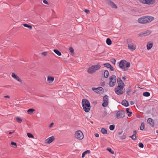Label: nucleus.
I'll list each match as a JSON object with an SVG mask.
<instances>
[{
  "label": "nucleus",
  "instance_id": "obj_1",
  "mask_svg": "<svg viewBox=\"0 0 158 158\" xmlns=\"http://www.w3.org/2000/svg\"><path fill=\"white\" fill-rule=\"evenodd\" d=\"M82 104L84 110L86 112H88L91 108L90 104L89 101L86 99H82Z\"/></svg>",
  "mask_w": 158,
  "mask_h": 158
},
{
  "label": "nucleus",
  "instance_id": "obj_2",
  "mask_svg": "<svg viewBox=\"0 0 158 158\" xmlns=\"http://www.w3.org/2000/svg\"><path fill=\"white\" fill-rule=\"evenodd\" d=\"M154 18L152 16H143L139 18L138 20L139 23H149L153 20Z\"/></svg>",
  "mask_w": 158,
  "mask_h": 158
},
{
  "label": "nucleus",
  "instance_id": "obj_3",
  "mask_svg": "<svg viewBox=\"0 0 158 158\" xmlns=\"http://www.w3.org/2000/svg\"><path fill=\"white\" fill-rule=\"evenodd\" d=\"M130 66V62L124 60H121L119 64V67L123 71L127 70Z\"/></svg>",
  "mask_w": 158,
  "mask_h": 158
},
{
  "label": "nucleus",
  "instance_id": "obj_4",
  "mask_svg": "<svg viewBox=\"0 0 158 158\" xmlns=\"http://www.w3.org/2000/svg\"><path fill=\"white\" fill-rule=\"evenodd\" d=\"M101 66L98 64L96 65H93L89 67L87 70V72L90 74H93L97 70H99L101 68Z\"/></svg>",
  "mask_w": 158,
  "mask_h": 158
},
{
  "label": "nucleus",
  "instance_id": "obj_5",
  "mask_svg": "<svg viewBox=\"0 0 158 158\" xmlns=\"http://www.w3.org/2000/svg\"><path fill=\"white\" fill-rule=\"evenodd\" d=\"M128 44V48L131 51H133L136 49V45L134 43L131 42L130 40H128L127 41Z\"/></svg>",
  "mask_w": 158,
  "mask_h": 158
},
{
  "label": "nucleus",
  "instance_id": "obj_6",
  "mask_svg": "<svg viewBox=\"0 0 158 158\" xmlns=\"http://www.w3.org/2000/svg\"><path fill=\"white\" fill-rule=\"evenodd\" d=\"M124 86L123 85H118L117 88L115 89V93L118 95L122 94L125 90Z\"/></svg>",
  "mask_w": 158,
  "mask_h": 158
},
{
  "label": "nucleus",
  "instance_id": "obj_7",
  "mask_svg": "<svg viewBox=\"0 0 158 158\" xmlns=\"http://www.w3.org/2000/svg\"><path fill=\"white\" fill-rule=\"evenodd\" d=\"M74 137L76 139L81 140L84 138V135L81 131L78 130L76 131Z\"/></svg>",
  "mask_w": 158,
  "mask_h": 158
},
{
  "label": "nucleus",
  "instance_id": "obj_8",
  "mask_svg": "<svg viewBox=\"0 0 158 158\" xmlns=\"http://www.w3.org/2000/svg\"><path fill=\"white\" fill-rule=\"evenodd\" d=\"M109 85L112 87L114 86L116 83V77L115 76L113 75L110 77Z\"/></svg>",
  "mask_w": 158,
  "mask_h": 158
},
{
  "label": "nucleus",
  "instance_id": "obj_9",
  "mask_svg": "<svg viewBox=\"0 0 158 158\" xmlns=\"http://www.w3.org/2000/svg\"><path fill=\"white\" fill-rule=\"evenodd\" d=\"M11 77L14 79L15 80L19 82L22 83V81L21 79L17 75L14 73H12L11 74Z\"/></svg>",
  "mask_w": 158,
  "mask_h": 158
},
{
  "label": "nucleus",
  "instance_id": "obj_10",
  "mask_svg": "<svg viewBox=\"0 0 158 158\" xmlns=\"http://www.w3.org/2000/svg\"><path fill=\"white\" fill-rule=\"evenodd\" d=\"M92 89L93 90H95V91L97 93L99 94H102L103 92V88L102 87H99L97 88H92Z\"/></svg>",
  "mask_w": 158,
  "mask_h": 158
},
{
  "label": "nucleus",
  "instance_id": "obj_11",
  "mask_svg": "<svg viewBox=\"0 0 158 158\" xmlns=\"http://www.w3.org/2000/svg\"><path fill=\"white\" fill-rule=\"evenodd\" d=\"M103 103L102 104V106L106 107L108 105V98L107 95H105L103 98Z\"/></svg>",
  "mask_w": 158,
  "mask_h": 158
},
{
  "label": "nucleus",
  "instance_id": "obj_12",
  "mask_svg": "<svg viewBox=\"0 0 158 158\" xmlns=\"http://www.w3.org/2000/svg\"><path fill=\"white\" fill-rule=\"evenodd\" d=\"M140 1L143 4H152L155 2V0H140Z\"/></svg>",
  "mask_w": 158,
  "mask_h": 158
},
{
  "label": "nucleus",
  "instance_id": "obj_13",
  "mask_svg": "<svg viewBox=\"0 0 158 158\" xmlns=\"http://www.w3.org/2000/svg\"><path fill=\"white\" fill-rule=\"evenodd\" d=\"M152 31L150 30L146 31L139 34L138 36L139 37L147 36L150 34L152 33Z\"/></svg>",
  "mask_w": 158,
  "mask_h": 158
},
{
  "label": "nucleus",
  "instance_id": "obj_14",
  "mask_svg": "<svg viewBox=\"0 0 158 158\" xmlns=\"http://www.w3.org/2000/svg\"><path fill=\"white\" fill-rule=\"evenodd\" d=\"M54 139L55 137L54 136H51L45 140V143L46 144H50L52 142Z\"/></svg>",
  "mask_w": 158,
  "mask_h": 158
},
{
  "label": "nucleus",
  "instance_id": "obj_15",
  "mask_svg": "<svg viewBox=\"0 0 158 158\" xmlns=\"http://www.w3.org/2000/svg\"><path fill=\"white\" fill-rule=\"evenodd\" d=\"M125 115L124 113L122 111H118L116 114V118L118 119L123 118L124 117Z\"/></svg>",
  "mask_w": 158,
  "mask_h": 158
},
{
  "label": "nucleus",
  "instance_id": "obj_16",
  "mask_svg": "<svg viewBox=\"0 0 158 158\" xmlns=\"http://www.w3.org/2000/svg\"><path fill=\"white\" fill-rule=\"evenodd\" d=\"M107 2L108 4L112 8L116 9L117 8L116 5L111 0H107Z\"/></svg>",
  "mask_w": 158,
  "mask_h": 158
},
{
  "label": "nucleus",
  "instance_id": "obj_17",
  "mask_svg": "<svg viewBox=\"0 0 158 158\" xmlns=\"http://www.w3.org/2000/svg\"><path fill=\"white\" fill-rule=\"evenodd\" d=\"M147 122L151 126L154 127V123L153 120L152 118H148L147 120Z\"/></svg>",
  "mask_w": 158,
  "mask_h": 158
},
{
  "label": "nucleus",
  "instance_id": "obj_18",
  "mask_svg": "<svg viewBox=\"0 0 158 158\" xmlns=\"http://www.w3.org/2000/svg\"><path fill=\"white\" fill-rule=\"evenodd\" d=\"M153 44L152 42H148L147 44V48L148 50H150L153 47Z\"/></svg>",
  "mask_w": 158,
  "mask_h": 158
},
{
  "label": "nucleus",
  "instance_id": "obj_19",
  "mask_svg": "<svg viewBox=\"0 0 158 158\" xmlns=\"http://www.w3.org/2000/svg\"><path fill=\"white\" fill-rule=\"evenodd\" d=\"M54 78L53 77L48 76L47 77V81L49 83H52L54 81Z\"/></svg>",
  "mask_w": 158,
  "mask_h": 158
},
{
  "label": "nucleus",
  "instance_id": "obj_20",
  "mask_svg": "<svg viewBox=\"0 0 158 158\" xmlns=\"http://www.w3.org/2000/svg\"><path fill=\"white\" fill-rule=\"evenodd\" d=\"M122 105L125 106L127 107L129 106L128 102L126 100H124L122 102Z\"/></svg>",
  "mask_w": 158,
  "mask_h": 158
},
{
  "label": "nucleus",
  "instance_id": "obj_21",
  "mask_svg": "<svg viewBox=\"0 0 158 158\" xmlns=\"http://www.w3.org/2000/svg\"><path fill=\"white\" fill-rule=\"evenodd\" d=\"M117 82L119 85H124V83H123V81L121 80L120 78H117Z\"/></svg>",
  "mask_w": 158,
  "mask_h": 158
},
{
  "label": "nucleus",
  "instance_id": "obj_22",
  "mask_svg": "<svg viewBox=\"0 0 158 158\" xmlns=\"http://www.w3.org/2000/svg\"><path fill=\"white\" fill-rule=\"evenodd\" d=\"M35 110L34 109L31 108L28 109L27 111V113L29 114H31Z\"/></svg>",
  "mask_w": 158,
  "mask_h": 158
},
{
  "label": "nucleus",
  "instance_id": "obj_23",
  "mask_svg": "<svg viewBox=\"0 0 158 158\" xmlns=\"http://www.w3.org/2000/svg\"><path fill=\"white\" fill-rule=\"evenodd\" d=\"M53 52L59 56H60L61 55V52L57 49H54Z\"/></svg>",
  "mask_w": 158,
  "mask_h": 158
},
{
  "label": "nucleus",
  "instance_id": "obj_24",
  "mask_svg": "<svg viewBox=\"0 0 158 158\" xmlns=\"http://www.w3.org/2000/svg\"><path fill=\"white\" fill-rule=\"evenodd\" d=\"M90 153V151L89 150H87L84 152H83L82 154V157L84 158L85 157V155L87 154H89Z\"/></svg>",
  "mask_w": 158,
  "mask_h": 158
},
{
  "label": "nucleus",
  "instance_id": "obj_25",
  "mask_svg": "<svg viewBox=\"0 0 158 158\" xmlns=\"http://www.w3.org/2000/svg\"><path fill=\"white\" fill-rule=\"evenodd\" d=\"M109 74V72L107 70H105L104 72V75L105 78H107L108 77Z\"/></svg>",
  "mask_w": 158,
  "mask_h": 158
},
{
  "label": "nucleus",
  "instance_id": "obj_26",
  "mask_svg": "<svg viewBox=\"0 0 158 158\" xmlns=\"http://www.w3.org/2000/svg\"><path fill=\"white\" fill-rule=\"evenodd\" d=\"M106 43L108 45H110L111 44L112 41L110 38H107L106 40Z\"/></svg>",
  "mask_w": 158,
  "mask_h": 158
},
{
  "label": "nucleus",
  "instance_id": "obj_27",
  "mask_svg": "<svg viewBox=\"0 0 158 158\" xmlns=\"http://www.w3.org/2000/svg\"><path fill=\"white\" fill-rule=\"evenodd\" d=\"M16 119L17 122L18 123H21L22 122V118L19 117H15Z\"/></svg>",
  "mask_w": 158,
  "mask_h": 158
},
{
  "label": "nucleus",
  "instance_id": "obj_28",
  "mask_svg": "<svg viewBox=\"0 0 158 158\" xmlns=\"http://www.w3.org/2000/svg\"><path fill=\"white\" fill-rule=\"evenodd\" d=\"M101 132L103 134H106L107 133V130L104 128H102L101 130Z\"/></svg>",
  "mask_w": 158,
  "mask_h": 158
},
{
  "label": "nucleus",
  "instance_id": "obj_29",
  "mask_svg": "<svg viewBox=\"0 0 158 158\" xmlns=\"http://www.w3.org/2000/svg\"><path fill=\"white\" fill-rule=\"evenodd\" d=\"M24 27L29 28L30 29H32V27L31 25H28L27 24H23Z\"/></svg>",
  "mask_w": 158,
  "mask_h": 158
},
{
  "label": "nucleus",
  "instance_id": "obj_30",
  "mask_svg": "<svg viewBox=\"0 0 158 158\" xmlns=\"http://www.w3.org/2000/svg\"><path fill=\"white\" fill-rule=\"evenodd\" d=\"M143 95L145 97H148L150 95V94L148 92H145L143 93Z\"/></svg>",
  "mask_w": 158,
  "mask_h": 158
},
{
  "label": "nucleus",
  "instance_id": "obj_31",
  "mask_svg": "<svg viewBox=\"0 0 158 158\" xmlns=\"http://www.w3.org/2000/svg\"><path fill=\"white\" fill-rule=\"evenodd\" d=\"M126 112L127 113L129 114H128V116H130L132 114V112L129 111V108L126 109Z\"/></svg>",
  "mask_w": 158,
  "mask_h": 158
},
{
  "label": "nucleus",
  "instance_id": "obj_32",
  "mask_svg": "<svg viewBox=\"0 0 158 158\" xmlns=\"http://www.w3.org/2000/svg\"><path fill=\"white\" fill-rule=\"evenodd\" d=\"M11 145L14 148H17V145L16 143L14 142H12L11 143Z\"/></svg>",
  "mask_w": 158,
  "mask_h": 158
},
{
  "label": "nucleus",
  "instance_id": "obj_33",
  "mask_svg": "<svg viewBox=\"0 0 158 158\" xmlns=\"http://www.w3.org/2000/svg\"><path fill=\"white\" fill-rule=\"evenodd\" d=\"M144 128V124L143 123H141L140 127V130H143Z\"/></svg>",
  "mask_w": 158,
  "mask_h": 158
},
{
  "label": "nucleus",
  "instance_id": "obj_34",
  "mask_svg": "<svg viewBox=\"0 0 158 158\" xmlns=\"http://www.w3.org/2000/svg\"><path fill=\"white\" fill-rule=\"evenodd\" d=\"M130 137L134 140H135L136 139V136L135 134L132 135V136H131Z\"/></svg>",
  "mask_w": 158,
  "mask_h": 158
},
{
  "label": "nucleus",
  "instance_id": "obj_35",
  "mask_svg": "<svg viewBox=\"0 0 158 158\" xmlns=\"http://www.w3.org/2000/svg\"><path fill=\"white\" fill-rule=\"evenodd\" d=\"M106 150L109 152H110L112 154H114V151H112L110 148H107Z\"/></svg>",
  "mask_w": 158,
  "mask_h": 158
},
{
  "label": "nucleus",
  "instance_id": "obj_36",
  "mask_svg": "<svg viewBox=\"0 0 158 158\" xmlns=\"http://www.w3.org/2000/svg\"><path fill=\"white\" fill-rule=\"evenodd\" d=\"M69 50L72 54H74V50L72 47H71L69 48Z\"/></svg>",
  "mask_w": 158,
  "mask_h": 158
},
{
  "label": "nucleus",
  "instance_id": "obj_37",
  "mask_svg": "<svg viewBox=\"0 0 158 158\" xmlns=\"http://www.w3.org/2000/svg\"><path fill=\"white\" fill-rule=\"evenodd\" d=\"M103 65L106 67L107 68H109L111 66V65L109 63H105L103 64Z\"/></svg>",
  "mask_w": 158,
  "mask_h": 158
},
{
  "label": "nucleus",
  "instance_id": "obj_38",
  "mask_svg": "<svg viewBox=\"0 0 158 158\" xmlns=\"http://www.w3.org/2000/svg\"><path fill=\"white\" fill-rule=\"evenodd\" d=\"M27 136H28V137L29 138H34V136L32 135V134H31V133H27Z\"/></svg>",
  "mask_w": 158,
  "mask_h": 158
},
{
  "label": "nucleus",
  "instance_id": "obj_39",
  "mask_svg": "<svg viewBox=\"0 0 158 158\" xmlns=\"http://www.w3.org/2000/svg\"><path fill=\"white\" fill-rule=\"evenodd\" d=\"M109 128L110 130H113L114 129V125H111L110 126Z\"/></svg>",
  "mask_w": 158,
  "mask_h": 158
},
{
  "label": "nucleus",
  "instance_id": "obj_40",
  "mask_svg": "<svg viewBox=\"0 0 158 158\" xmlns=\"http://www.w3.org/2000/svg\"><path fill=\"white\" fill-rule=\"evenodd\" d=\"M139 147L141 148H143V143H139Z\"/></svg>",
  "mask_w": 158,
  "mask_h": 158
},
{
  "label": "nucleus",
  "instance_id": "obj_41",
  "mask_svg": "<svg viewBox=\"0 0 158 158\" xmlns=\"http://www.w3.org/2000/svg\"><path fill=\"white\" fill-rule=\"evenodd\" d=\"M126 138V135H123L120 137V139H124Z\"/></svg>",
  "mask_w": 158,
  "mask_h": 158
},
{
  "label": "nucleus",
  "instance_id": "obj_42",
  "mask_svg": "<svg viewBox=\"0 0 158 158\" xmlns=\"http://www.w3.org/2000/svg\"><path fill=\"white\" fill-rule=\"evenodd\" d=\"M48 52H44L42 53V55L44 56H46L47 55Z\"/></svg>",
  "mask_w": 158,
  "mask_h": 158
},
{
  "label": "nucleus",
  "instance_id": "obj_43",
  "mask_svg": "<svg viewBox=\"0 0 158 158\" xmlns=\"http://www.w3.org/2000/svg\"><path fill=\"white\" fill-rule=\"evenodd\" d=\"M43 2L44 3L46 4H47V5H48V1H46V0H44L43 1Z\"/></svg>",
  "mask_w": 158,
  "mask_h": 158
},
{
  "label": "nucleus",
  "instance_id": "obj_44",
  "mask_svg": "<svg viewBox=\"0 0 158 158\" xmlns=\"http://www.w3.org/2000/svg\"><path fill=\"white\" fill-rule=\"evenodd\" d=\"M115 62H116V60L115 59L112 60V63L113 64H115Z\"/></svg>",
  "mask_w": 158,
  "mask_h": 158
},
{
  "label": "nucleus",
  "instance_id": "obj_45",
  "mask_svg": "<svg viewBox=\"0 0 158 158\" xmlns=\"http://www.w3.org/2000/svg\"><path fill=\"white\" fill-rule=\"evenodd\" d=\"M110 69V70L111 71H113L114 70V68L111 65V66L109 68Z\"/></svg>",
  "mask_w": 158,
  "mask_h": 158
},
{
  "label": "nucleus",
  "instance_id": "obj_46",
  "mask_svg": "<svg viewBox=\"0 0 158 158\" xmlns=\"http://www.w3.org/2000/svg\"><path fill=\"white\" fill-rule=\"evenodd\" d=\"M94 135L95 136L97 137H99V135L98 134V133H96L94 134Z\"/></svg>",
  "mask_w": 158,
  "mask_h": 158
},
{
  "label": "nucleus",
  "instance_id": "obj_47",
  "mask_svg": "<svg viewBox=\"0 0 158 158\" xmlns=\"http://www.w3.org/2000/svg\"><path fill=\"white\" fill-rule=\"evenodd\" d=\"M85 12L87 13H89V11L88 10L85 9Z\"/></svg>",
  "mask_w": 158,
  "mask_h": 158
},
{
  "label": "nucleus",
  "instance_id": "obj_48",
  "mask_svg": "<svg viewBox=\"0 0 158 158\" xmlns=\"http://www.w3.org/2000/svg\"><path fill=\"white\" fill-rule=\"evenodd\" d=\"M53 123H51V124H50V125L49 126V127H52L53 126Z\"/></svg>",
  "mask_w": 158,
  "mask_h": 158
},
{
  "label": "nucleus",
  "instance_id": "obj_49",
  "mask_svg": "<svg viewBox=\"0 0 158 158\" xmlns=\"http://www.w3.org/2000/svg\"><path fill=\"white\" fill-rule=\"evenodd\" d=\"M4 97L5 98H10V96L9 95H6V96H4Z\"/></svg>",
  "mask_w": 158,
  "mask_h": 158
},
{
  "label": "nucleus",
  "instance_id": "obj_50",
  "mask_svg": "<svg viewBox=\"0 0 158 158\" xmlns=\"http://www.w3.org/2000/svg\"><path fill=\"white\" fill-rule=\"evenodd\" d=\"M130 103L131 105H133V104H134V103L133 101H131L130 102Z\"/></svg>",
  "mask_w": 158,
  "mask_h": 158
},
{
  "label": "nucleus",
  "instance_id": "obj_51",
  "mask_svg": "<svg viewBox=\"0 0 158 158\" xmlns=\"http://www.w3.org/2000/svg\"><path fill=\"white\" fill-rule=\"evenodd\" d=\"M133 132H134V134H135L136 135L137 133V132L136 131H133Z\"/></svg>",
  "mask_w": 158,
  "mask_h": 158
},
{
  "label": "nucleus",
  "instance_id": "obj_52",
  "mask_svg": "<svg viewBox=\"0 0 158 158\" xmlns=\"http://www.w3.org/2000/svg\"><path fill=\"white\" fill-rule=\"evenodd\" d=\"M122 133V131H121V132H119L118 133V134L119 135H121V134Z\"/></svg>",
  "mask_w": 158,
  "mask_h": 158
},
{
  "label": "nucleus",
  "instance_id": "obj_53",
  "mask_svg": "<svg viewBox=\"0 0 158 158\" xmlns=\"http://www.w3.org/2000/svg\"><path fill=\"white\" fill-rule=\"evenodd\" d=\"M14 132V131H13V132H10L9 133V134H12V133H13Z\"/></svg>",
  "mask_w": 158,
  "mask_h": 158
},
{
  "label": "nucleus",
  "instance_id": "obj_54",
  "mask_svg": "<svg viewBox=\"0 0 158 158\" xmlns=\"http://www.w3.org/2000/svg\"><path fill=\"white\" fill-rule=\"evenodd\" d=\"M156 132L157 133H158V130H157L156 131Z\"/></svg>",
  "mask_w": 158,
  "mask_h": 158
}]
</instances>
